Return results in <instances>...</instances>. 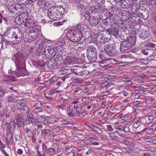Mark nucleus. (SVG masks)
<instances>
[{
    "label": "nucleus",
    "mask_w": 156,
    "mask_h": 156,
    "mask_svg": "<svg viewBox=\"0 0 156 156\" xmlns=\"http://www.w3.org/2000/svg\"><path fill=\"white\" fill-rule=\"evenodd\" d=\"M48 15L52 20L55 21L60 20L62 17L65 12L63 8L60 6H54L49 8L48 11Z\"/></svg>",
    "instance_id": "1"
},
{
    "label": "nucleus",
    "mask_w": 156,
    "mask_h": 156,
    "mask_svg": "<svg viewBox=\"0 0 156 156\" xmlns=\"http://www.w3.org/2000/svg\"><path fill=\"white\" fill-rule=\"evenodd\" d=\"M87 57L90 62H94L97 59V55L96 48L91 46L87 49Z\"/></svg>",
    "instance_id": "2"
},
{
    "label": "nucleus",
    "mask_w": 156,
    "mask_h": 156,
    "mask_svg": "<svg viewBox=\"0 0 156 156\" xmlns=\"http://www.w3.org/2000/svg\"><path fill=\"white\" fill-rule=\"evenodd\" d=\"M104 49L106 53L108 55L113 56L117 54V51L114 44L108 43L105 45L104 47Z\"/></svg>",
    "instance_id": "3"
},
{
    "label": "nucleus",
    "mask_w": 156,
    "mask_h": 156,
    "mask_svg": "<svg viewBox=\"0 0 156 156\" xmlns=\"http://www.w3.org/2000/svg\"><path fill=\"white\" fill-rule=\"evenodd\" d=\"M24 25L25 26L28 27L27 30L29 33L39 31L37 28V25L31 19H29L27 20Z\"/></svg>",
    "instance_id": "4"
},
{
    "label": "nucleus",
    "mask_w": 156,
    "mask_h": 156,
    "mask_svg": "<svg viewBox=\"0 0 156 156\" xmlns=\"http://www.w3.org/2000/svg\"><path fill=\"white\" fill-rule=\"evenodd\" d=\"M26 5L23 3H19L10 5V14H16L18 9H23L26 7Z\"/></svg>",
    "instance_id": "5"
},
{
    "label": "nucleus",
    "mask_w": 156,
    "mask_h": 156,
    "mask_svg": "<svg viewBox=\"0 0 156 156\" xmlns=\"http://www.w3.org/2000/svg\"><path fill=\"white\" fill-rule=\"evenodd\" d=\"M14 119L12 122V126L11 127H13V129H15L16 125H17L19 126H20L23 124L24 119L21 117L20 114L16 115L14 117Z\"/></svg>",
    "instance_id": "6"
},
{
    "label": "nucleus",
    "mask_w": 156,
    "mask_h": 156,
    "mask_svg": "<svg viewBox=\"0 0 156 156\" xmlns=\"http://www.w3.org/2000/svg\"><path fill=\"white\" fill-rule=\"evenodd\" d=\"M27 14L22 13L16 16L15 18L14 21L16 24H20L24 22L26 23V21L28 20L27 19Z\"/></svg>",
    "instance_id": "7"
},
{
    "label": "nucleus",
    "mask_w": 156,
    "mask_h": 156,
    "mask_svg": "<svg viewBox=\"0 0 156 156\" xmlns=\"http://www.w3.org/2000/svg\"><path fill=\"white\" fill-rule=\"evenodd\" d=\"M88 28L87 26L83 24H81L77 25L74 30H73L75 34L78 33H83L84 31Z\"/></svg>",
    "instance_id": "8"
},
{
    "label": "nucleus",
    "mask_w": 156,
    "mask_h": 156,
    "mask_svg": "<svg viewBox=\"0 0 156 156\" xmlns=\"http://www.w3.org/2000/svg\"><path fill=\"white\" fill-rule=\"evenodd\" d=\"M119 31V30L117 27H113L107 30V32L108 34L110 35L112 34L116 37L118 36Z\"/></svg>",
    "instance_id": "9"
},
{
    "label": "nucleus",
    "mask_w": 156,
    "mask_h": 156,
    "mask_svg": "<svg viewBox=\"0 0 156 156\" xmlns=\"http://www.w3.org/2000/svg\"><path fill=\"white\" fill-rule=\"evenodd\" d=\"M109 38L107 37H105L102 34L98 35L97 37V41L101 44H104L109 41Z\"/></svg>",
    "instance_id": "10"
},
{
    "label": "nucleus",
    "mask_w": 156,
    "mask_h": 156,
    "mask_svg": "<svg viewBox=\"0 0 156 156\" xmlns=\"http://www.w3.org/2000/svg\"><path fill=\"white\" fill-rule=\"evenodd\" d=\"M100 21L99 18L97 16H91L89 20L90 24L92 26L98 24Z\"/></svg>",
    "instance_id": "11"
},
{
    "label": "nucleus",
    "mask_w": 156,
    "mask_h": 156,
    "mask_svg": "<svg viewBox=\"0 0 156 156\" xmlns=\"http://www.w3.org/2000/svg\"><path fill=\"white\" fill-rule=\"evenodd\" d=\"M85 44H83L82 42L78 43H76L74 47L73 48L75 50L80 51H81L85 49Z\"/></svg>",
    "instance_id": "12"
},
{
    "label": "nucleus",
    "mask_w": 156,
    "mask_h": 156,
    "mask_svg": "<svg viewBox=\"0 0 156 156\" xmlns=\"http://www.w3.org/2000/svg\"><path fill=\"white\" fill-rule=\"evenodd\" d=\"M76 58L73 57H67L65 59L64 63L67 65H70L75 63Z\"/></svg>",
    "instance_id": "13"
},
{
    "label": "nucleus",
    "mask_w": 156,
    "mask_h": 156,
    "mask_svg": "<svg viewBox=\"0 0 156 156\" xmlns=\"http://www.w3.org/2000/svg\"><path fill=\"white\" fill-rule=\"evenodd\" d=\"M35 131H33L31 129V126L29 128L26 127L24 131V135L26 136H36V133H34Z\"/></svg>",
    "instance_id": "14"
},
{
    "label": "nucleus",
    "mask_w": 156,
    "mask_h": 156,
    "mask_svg": "<svg viewBox=\"0 0 156 156\" xmlns=\"http://www.w3.org/2000/svg\"><path fill=\"white\" fill-rule=\"evenodd\" d=\"M75 34V33L73 30H69L67 32L66 36L68 40L74 42Z\"/></svg>",
    "instance_id": "15"
},
{
    "label": "nucleus",
    "mask_w": 156,
    "mask_h": 156,
    "mask_svg": "<svg viewBox=\"0 0 156 156\" xmlns=\"http://www.w3.org/2000/svg\"><path fill=\"white\" fill-rule=\"evenodd\" d=\"M39 34V32H34V33H30L29 38L30 40V41H33L36 39L38 37Z\"/></svg>",
    "instance_id": "16"
},
{
    "label": "nucleus",
    "mask_w": 156,
    "mask_h": 156,
    "mask_svg": "<svg viewBox=\"0 0 156 156\" xmlns=\"http://www.w3.org/2000/svg\"><path fill=\"white\" fill-rule=\"evenodd\" d=\"M39 34V32H34V33H30L29 38L30 40V41H33L36 39L38 37Z\"/></svg>",
    "instance_id": "17"
},
{
    "label": "nucleus",
    "mask_w": 156,
    "mask_h": 156,
    "mask_svg": "<svg viewBox=\"0 0 156 156\" xmlns=\"http://www.w3.org/2000/svg\"><path fill=\"white\" fill-rule=\"evenodd\" d=\"M39 34V32H34V33H30L29 38L30 40V41H33L36 39L38 37Z\"/></svg>",
    "instance_id": "18"
},
{
    "label": "nucleus",
    "mask_w": 156,
    "mask_h": 156,
    "mask_svg": "<svg viewBox=\"0 0 156 156\" xmlns=\"http://www.w3.org/2000/svg\"><path fill=\"white\" fill-rule=\"evenodd\" d=\"M129 7L132 11H134V10H136L139 6V4L138 3L132 2L129 3Z\"/></svg>",
    "instance_id": "19"
},
{
    "label": "nucleus",
    "mask_w": 156,
    "mask_h": 156,
    "mask_svg": "<svg viewBox=\"0 0 156 156\" xmlns=\"http://www.w3.org/2000/svg\"><path fill=\"white\" fill-rule=\"evenodd\" d=\"M83 36V33H75L74 42H77L80 41Z\"/></svg>",
    "instance_id": "20"
},
{
    "label": "nucleus",
    "mask_w": 156,
    "mask_h": 156,
    "mask_svg": "<svg viewBox=\"0 0 156 156\" xmlns=\"http://www.w3.org/2000/svg\"><path fill=\"white\" fill-rule=\"evenodd\" d=\"M75 109L73 106L69 107L67 109L68 114L69 115L73 117L74 116Z\"/></svg>",
    "instance_id": "21"
},
{
    "label": "nucleus",
    "mask_w": 156,
    "mask_h": 156,
    "mask_svg": "<svg viewBox=\"0 0 156 156\" xmlns=\"http://www.w3.org/2000/svg\"><path fill=\"white\" fill-rule=\"evenodd\" d=\"M52 63L51 61L49 62V67H50L51 69H56V67H60L61 64L58 63L57 62L55 61L53 63V64L52 65L51 63Z\"/></svg>",
    "instance_id": "22"
},
{
    "label": "nucleus",
    "mask_w": 156,
    "mask_h": 156,
    "mask_svg": "<svg viewBox=\"0 0 156 156\" xmlns=\"http://www.w3.org/2000/svg\"><path fill=\"white\" fill-rule=\"evenodd\" d=\"M42 125L41 124H33L31 126V129L33 131H35V132H37V134H39V132L37 130V128H41L42 127Z\"/></svg>",
    "instance_id": "23"
},
{
    "label": "nucleus",
    "mask_w": 156,
    "mask_h": 156,
    "mask_svg": "<svg viewBox=\"0 0 156 156\" xmlns=\"http://www.w3.org/2000/svg\"><path fill=\"white\" fill-rule=\"evenodd\" d=\"M106 61L103 60L101 61L99 63V65L102 67L104 68V69H108L110 66H109L108 62H105Z\"/></svg>",
    "instance_id": "24"
},
{
    "label": "nucleus",
    "mask_w": 156,
    "mask_h": 156,
    "mask_svg": "<svg viewBox=\"0 0 156 156\" xmlns=\"http://www.w3.org/2000/svg\"><path fill=\"white\" fill-rule=\"evenodd\" d=\"M51 131L48 129H43L41 132V134L43 136H51Z\"/></svg>",
    "instance_id": "25"
},
{
    "label": "nucleus",
    "mask_w": 156,
    "mask_h": 156,
    "mask_svg": "<svg viewBox=\"0 0 156 156\" xmlns=\"http://www.w3.org/2000/svg\"><path fill=\"white\" fill-rule=\"evenodd\" d=\"M50 47L46 46L44 48V52L46 57L48 58L50 57V50H49Z\"/></svg>",
    "instance_id": "26"
},
{
    "label": "nucleus",
    "mask_w": 156,
    "mask_h": 156,
    "mask_svg": "<svg viewBox=\"0 0 156 156\" xmlns=\"http://www.w3.org/2000/svg\"><path fill=\"white\" fill-rule=\"evenodd\" d=\"M3 128L7 131V134L10 133L9 124L7 123H4L2 125Z\"/></svg>",
    "instance_id": "27"
},
{
    "label": "nucleus",
    "mask_w": 156,
    "mask_h": 156,
    "mask_svg": "<svg viewBox=\"0 0 156 156\" xmlns=\"http://www.w3.org/2000/svg\"><path fill=\"white\" fill-rule=\"evenodd\" d=\"M31 109L33 112L35 114L41 112L42 111V108H41L32 107Z\"/></svg>",
    "instance_id": "28"
},
{
    "label": "nucleus",
    "mask_w": 156,
    "mask_h": 156,
    "mask_svg": "<svg viewBox=\"0 0 156 156\" xmlns=\"http://www.w3.org/2000/svg\"><path fill=\"white\" fill-rule=\"evenodd\" d=\"M148 37V34L145 31H144L141 32L140 35V38L143 40L146 39Z\"/></svg>",
    "instance_id": "29"
},
{
    "label": "nucleus",
    "mask_w": 156,
    "mask_h": 156,
    "mask_svg": "<svg viewBox=\"0 0 156 156\" xmlns=\"http://www.w3.org/2000/svg\"><path fill=\"white\" fill-rule=\"evenodd\" d=\"M146 100L143 98H140V101H135L134 104L136 105L141 104L145 102Z\"/></svg>",
    "instance_id": "30"
},
{
    "label": "nucleus",
    "mask_w": 156,
    "mask_h": 156,
    "mask_svg": "<svg viewBox=\"0 0 156 156\" xmlns=\"http://www.w3.org/2000/svg\"><path fill=\"white\" fill-rule=\"evenodd\" d=\"M83 111L82 107L79 108H78L76 109L75 111L74 115L79 116L80 114L81 113V111Z\"/></svg>",
    "instance_id": "31"
},
{
    "label": "nucleus",
    "mask_w": 156,
    "mask_h": 156,
    "mask_svg": "<svg viewBox=\"0 0 156 156\" xmlns=\"http://www.w3.org/2000/svg\"><path fill=\"white\" fill-rule=\"evenodd\" d=\"M142 122L140 120H137L133 124V127L135 128H137L141 124Z\"/></svg>",
    "instance_id": "32"
},
{
    "label": "nucleus",
    "mask_w": 156,
    "mask_h": 156,
    "mask_svg": "<svg viewBox=\"0 0 156 156\" xmlns=\"http://www.w3.org/2000/svg\"><path fill=\"white\" fill-rule=\"evenodd\" d=\"M104 53L100 52L99 54V57L101 59L105 61H108V58L105 56V55H104Z\"/></svg>",
    "instance_id": "33"
},
{
    "label": "nucleus",
    "mask_w": 156,
    "mask_h": 156,
    "mask_svg": "<svg viewBox=\"0 0 156 156\" xmlns=\"http://www.w3.org/2000/svg\"><path fill=\"white\" fill-rule=\"evenodd\" d=\"M122 45L125 46L128 49H129L132 47V45L128 41H125L122 43Z\"/></svg>",
    "instance_id": "34"
},
{
    "label": "nucleus",
    "mask_w": 156,
    "mask_h": 156,
    "mask_svg": "<svg viewBox=\"0 0 156 156\" xmlns=\"http://www.w3.org/2000/svg\"><path fill=\"white\" fill-rule=\"evenodd\" d=\"M27 119L29 121L32 122H35L37 120L36 119L33 117L32 115H28L27 117Z\"/></svg>",
    "instance_id": "35"
},
{
    "label": "nucleus",
    "mask_w": 156,
    "mask_h": 156,
    "mask_svg": "<svg viewBox=\"0 0 156 156\" xmlns=\"http://www.w3.org/2000/svg\"><path fill=\"white\" fill-rule=\"evenodd\" d=\"M73 103L74 104L73 107L75 109L78 108H80V107H82L80 103L78 102L74 101L73 102Z\"/></svg>",
    "instance_id": "36"
},
{
    "label": "nucleus",
    "mask_w": 156,
    "mask_h": 156,
    "mask_svg": "<svg viewBox=\"0 0 156 156\" xmlns=\"http://www.w3.org/2000/svg\"><path fill=\"white\" fill-rule=\"evenodd\" d=\"M49 50H50V57L49 58H53V57L55 55L56 52L54 50L53 48H51L50 47Z\"/></svg>",
    "instance_id": "37"
},
{
    "label": "nucleus",
    "mask_w": 156,
    "mask_h": 156,
    "mask_svg": "<svg viewBox=\"0 0 156 156\" xmlns=\"http://www.w3.org/2000/svg\"><path fill=\"white\" fill-rule=\"evenodd\" d=\"M136 41V38L134 37H130L129 39V42L131 43L132 45H133Z\"/></svg>",
    "instance_id": "38"
},
{
    "label": "nucleus",
    "mask_w": 156,
    "mask_h": 156,
    "mask_svg": "<svg viewBox=\"0 0 156 156\" xmlns=\"http://www.w3.org/2000/svg\"><path fill=\"white\" fill-rule=\"evenodd\" d=\"M123 143L125 144L126 145L129 146H132L133 145V144L131 143V142H129L127 139L126 140H124L122 141Z\"/></svg>",
    "instance_id": "39"
},
{
    "label": "nucleus",
    "mask_w": 156,
    "mask_h": 156,
    "mask_svg": "<svg viewBox=\"0 0 156 156\" xmlns=\"http://www.w3.org/2000/svg\"><path fill=\"white\" fill-rule=\"evenodd\" d=\"M128 49L125 46H124L123 45H122V44H121L120 45V50L121 51L123 52L124 51L127 50Z\"/></svg>",
    "instance_id": "40"
},
{
    "label": "nucleus",
    "mask_w": 156,
    "mask_h": 156,
    "mask_svg": "<svg viewBox=\"0 0 156 156\" xmlns=\"http://www.w3.org/2000/svg\"><path fill=\"white\" fill-rule=\"evenodd\" d=\"M150 91L152 92H156V86L152 85L151 87Z\"/></svg>",
    "instance_id": "41"
},
{
    "label": "nucleus",
    "mask_w": 156,
    "mask_h": 156,
    "mask_svg": "<svg viewBox=\"0 0 156 156\" xmlns=\"http://www.w3.org/2000/svg\"><path fill=\"white\" fill-rule=\"evenodd\" d=\"M149 3L152 6L155 5H156V0H150L149 1Z\"/></svg>",
    "instance_id": "42"
},
{
    "label": "nucleus",
    "mask_w": 156,
    "mask_h": 156,
    "mask_svg": "<svg viewBox=\"0 0 156 156\" xmlns=\"http://www.w3.org/2000/svg\"><path fill=\"white\" fill-rule=\"evenodd\" d=\"M109 115L108 113H106L103 115V119L104 121H107L108 120V117L109 116Z\"/></svg>",
    "instance_id": "43"
},
{
    "label": "nucleus",
    "mask_w": 156,
    "mask_h": 156,
    "mask_svg": "<svg viewBox=\"0 0 156 156\" xmlns=\"http://www.w3.org/2000/svg\"><path fill=\"white\" fill-rule=\"evenodd\" d=\"M102 86L103 87H110V84L108 82H105L103 84H102Z\"/></svg>",
    "instance_id": "44"
},
{
    "label": "nucleus",
    "mask_w": 156,
    "mask_h": 156,
    "mask_svg": "<svg viewBox=\"0 0 156 156\" xmlns=\"http://www.w3.org/2000/svg\"><path fill=\"white\" fill-rule=\"evenodd\" d=\"M84 17L87 20L90 19V17H91L90 15V14L88 12H87L85 14Z\"/></svg>",
    "instance_id": "45"
},
{
    "label": "nucleus",
    "mask_w": 156,
    "mask_h": 156,
    "mask_svg": "<svg viewBox=\"0 0 156 156\" xmlns=\"http://www.w3.org/2000/svg\"><path fill=\"white\" fill-rule=\"evenodd\" d=\"M20 70L21 72H22L21 74H20V76H23L24 73H23L24 72H26L27 71V69H26L25 68H24L23 69H21L20 68V69H19Z\"/></svg>",
    "instance_id": "46"
},
{
    "label": "nucleus",
    "mask_w": 156,
    "mask_h": 156,
    "mask_svg": "<svg viewBox=\"0 0 156 156\" xmlns=\"http://www.w3.org/2000/svg\"><path fill=\"white\" fill-rule=\"evenodd\" d=\"M86 114L87 113L85 112H82V111L79 116L81 118L83 117L86 115Z\"/></svg>",
    "instance_id": "47"
},
{
    "label": "nucleus",
    "mask_w": 156,
    "mask_h": 156,
    "mask_svg": "<svg viewBox=\"0 0 156 156\" xmlns=\"http://www.w3.org/2000/svg\"><path fill=\"white\" fill-rule=\"evenodd\" d=\"M37 2V4L39 6L42 5L44 3L43 0H38Z\"/></svg>",
    "instance_id": "48"
},
{
    "label": "nucleus",
    "mask_w": 156,
    "mask_h": 156,
    "mask_svg": "<svg viewBox=\"0 0 156 156\" xmlns=\"http://www.w3.org/2000/svg\"><path fill=\"white\" fill-rule=\"evenodd\" d=\"M107 129L108 131H111L113 130V128L111 125H107L106 126Z\"/></svg>",
    "instance_id": "49"
},
{
    "label": "nucleus",
    "mask_w": 156,
    "mask_h": 156,
    "mask_svg": "<svg viewBox=\"0 0 156 156\" xmlns=\"http://www.w3.org/2000/svg\"><path fill=\"white\" fill-rule=\"evenodd\" d=\"M122 79L125 81H127L129 82L130 81L129 79L127 77H126V75H124L122 76Z\"/></svg>",
    "instance_id": "50"
},
{
    "label": "nucleus",
    "mask_w": 156,
    "mask_h": 156,
    "mask_svg": "<svg viewBox=\"0 0 156 156\" xmlns=\"http://www.w3.org/2000/svg\"><path fill=\"white\" fill-rule=\"evenodd\" d=\"M72 133L73 134V135L75 136H79L81 135L79 133H78L77 132H76L74 131L72 132Z\"/></svg>",
    "instance_id": "51"
},
{
    "label": "nucleus",
    "mask_w": 156,
    "mask_h": 156,
    "mask_svg": "<svg viewBox=\"0 0 156 156\" xmlns=\"http://www.w3.org/2000/svg\"><path fill=\"white\" fill-rule=\"evenodd\" d=\"M122 128L123 129L122 130L126 133L128 132L129 130V127L127 126L124 127L123 128Z\"/></svg>",
    "instance_id": "52"
},
{
    "label": "nucleus",
    "mask_w": 156,
    "mask_h": 156,
    "mask_svg": "<svg viewBox=\"0 0 156 156\" xmlns=\"http://www.w3.org/2000/svg\"><path fill=\"white\" fill-rule=\"evenodd\" d=\"M17 153L20 155L22 154L23 153V151L22 149H19L17 151Z\"/></svg>",
    "instance_id": "53"
},
{
    "label": "nucleus",
    "mask_w": 156,
    "mask_h": 156,
    "mask_svg": "<svg viewBox=\"0 0 156 156\" xmlns=\"http://www.w3.org/2000/svg\"><path fill=\"white\" fill-rule=\"evenodd\" d=\"M147 142H151L154 144H156V140H151V141H147Z\"/></svg>",
    "instance_id": "54"
},
{
    "label": "nucleus",
    "mask_w": 156,
    "mask_h": 156,
    "mask_svg": "<svg viewBox=\"0 0 156 156\" xmlns=\"http://www.w3.org/2000/svg\"><path fill=\"white\" fill-rule=\"evenodd\" d=\"M21 109H23V111H28V107L27 106H23V108H21Z\"/></svg>",
    "instance_id": "55"
},
{
    "label": "nucleus",
    "mask_w": 156,
    "mask_h": 156,
    "mask_svg": "<svg viewBox=\"0 0 156 156\" xmlns=\"http://www.w3.org/2000/svg\"><path fill=\"white\" fill-rule=\"evenodd\" d=\"M135 98V99H139L141 97H140V96L138 94H136L134 95ZM141 98H142V97H141Z\"/></svg>",
    "instance_id": "56"
},
{
    "label": "nucleus",
    "mask_w": 156,
    "mask_h": 156,
    "mask_svg": "<svg viewBox=\"0 0 156 156\" xmlns=\"http://www.w3.org/2000/svg\"><path fill=\"white\" fill-rule=\"evenodd\" d=\"M75 152L73 151H72L70 152L69 154V155L71 156H75Z\"/></svg>",
    "instance_id": "57"
},
{
    "label": "nucleus",
    "mask_w": 156,
    "mask_h": 156,
    "mask_svg": "<svg viewBox=\"0 0 156 156\" xmlns=\"http://www.w3.org/2000/svg\"><path fill=\"white\" fill-rule=\"evenodd\" d=\"M5 115V113L3 111H1L0 112V117H3Z\"/></svg>",
    "instance_id": "58"
},
{
    "label": "nucleus",
    "mask_w": 156,
    "mask_h": 156,
    "mask_svg": "<svg viewBox=\"0 0 156 156\" xmlns=\"http://www.w3.org/2000/svg\"><path fill=\"white\" fill-rule=\"evenodd\" d=\"M96 131L99 133H101L102 132V130L99 128H98L97 129Z\"/></svg>",
    "instance_id": "59"
},
{
    "label": "nucleus",
    "mask_w": 156,
    "mask_h": 156,
    "mask_svg": "<svg viewBox=\"0 0 156 156\" xmlns=\"http://www.w3.org/2000/svg\"><path fill=\"white\" fill-rule=\"evenodd\" d=\"M141 52L143 53L144 55H148V53L147 52H146L143 49L141 50Z\"/></svg>",
    "instance_id": "60"
},
{
    "label": "nucleus",
    "mask_w": 156,
    "mask_h": 156,
    "mask_svg": "<svg viewBox=\"0 0 156 156\" xmlns=\"http://www.w3.org/2000/svg\"><path fill=\"white\" fill-rule=\"evenodd\" d=\"M148 100L149 101H152V102H153L154 101V99L152 97H149Z\"/></svg>",
    "instance_id": "61"
},
{
    "label": "nucleus",
    "mask_w": 156,
    "mask_h": 156,
    "mask_svg": "<svg viewBox=\"0 0 156 156\" xmlns=\"http://www.w3.org/2000/svg\"><path fill=\"white\" fill-rule=\"evenodd\" d=\"M5 146L4 145V144L2 143V142L1 143H0V148H4L5 147Z\"/></svg>",
    "instance_id": "62"
},
{
    "label": "nucleus",
    "mask_w": 156,
    "mask_h": 156,
    "mask_svg": "<svg viewBox=\"0 0 156 156\" xmlns=\"http://www.w3.org/2000/svg\"><path fill=\"white\" fill-rule=\"evenodd\" d=\"M150 77L152 80L154 81L156 80V76H151Z\"/></svg>",
    "instance_id": "63"
},
{
    "label": "nucleus",
    "mask_w": 156,
    "mask_h": 156,
    "mask_svg": "<svg viewBox=\"0 0 156 156\" xmlns=\"http://www.w3.org/2000/svg\"><path fill=\"white\" fill-rule=\"evenodd\" d=\"M144 156H151V154L149 153H144L143 154Z\"/></svg>",
    "instance_id": "64"
}]
</instances>
